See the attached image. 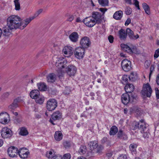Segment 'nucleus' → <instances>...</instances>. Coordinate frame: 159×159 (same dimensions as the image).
<instances>
[{
	"instance_id": "nucleus-1",
	"label": "nucleus",
	"mask_w": 159,
	"mask_h": 159,
	"mask_svg": "<svg viewBox=\"0 0 159 159\" xmlns=\"http://www.w3.org/2000/svg\"><path fill=\"white\" fill-rule=\"evenodd\" d=\"M7 25L3 27L1 29L2 36L8 38L12 36V30L14 29L19 28L23 30L25 27L23 22L18 16L15 15L11 16L7 20Z\"/></svg>"
},
{
	"instance_id": "nucleus-2",
	"label": "nucleus",
	"mask_w": 159,
	"mask_h": 159,
	"mask_svg": "<svg viewBox=\"0 0 159 159\" xmlns=\"http://www.w3.org/2000/svg\"><path fill=\"white\" fill-rule=\"evenodd\" d=\"M133 125H134L133 129L140 128L141 129V132L143 134V136L144 138H148L149 136V130L148 124H146L143 120H141L139 122L134 121Z\"/></svg>"
},
{
	"instance_id": "nucleus-3",
	"label": "nucleus",
	"mask_w": 159,
	"mask_h": 159,
	"mask_svg": "<svg viewBox=\"0 0 159 159\" xmlns=\"http://www.w3.org/2000/svg\"><path fill=\"white\" fill-rule=\"evenodd\" d=\"M82 47L80 48V57H83L84 54L85 48L89 47L91 44L89 38L87 37H84L82 38L80 41Z\"/></svg>"
},
{
	"instance_id": "nucleus-4",
	"label": "nucleus",
	"mask_w": 159,
	"mask_h": 159,
	"mask_svg": "<svg viewBox=\"0 0 159 159\" xmlns=\"http://www.w3.org/2000/svg\"><path fill=\"white\" fill-rule=\"evenodd\" d=\"M121 49L130 55L138 54L140 53V51L136 47H130L127 44L122 43L120 45Z\"/></svg>"
},
{
	"instance_id": "nucleus-5",
	"label": "nucleus",
	"mask_w": 159,
	"mask_h": 159,
	"mask_svg": "<svg viewBox=\"0 0 159 159\" xmlns=\"http://www.w3.org/2000/svg\"><path fill=\"white\" fill-rule=\"evenodd\" d=\"M152 93V88L148 83L143 84L141 91L142 95L144 96L150 97Z\"/></svg>"
},
{
	"instance_id": "nucleus-6",
	"label": "nucleus",
	"mask_w": 159,
	"mask_h": 159,
	"mask_svg": "<svg viewBox=\"0 0 159 159\" xmlns=\"http://www.w3.org/2000/svg\"><path fill=\"white\" fill-rule=\"evenodd\" d=\"M57 105V102L56 100L54 98H51L47 101L46 107L48 111H52L55 109Z\"/></svg>"
},
{
	"instance_id": "nucleus-7",
	"label": "nucleus",
	"mask_w": 159,
	"mask_h": 159,
	"mask_svg": "<svg viewBox=\"0 0 159 159\" xmlns=\"http://www.w3.org/2000/svg\"><path fill=\"white\" fill-rule=\"evenodd\" d=\"M121 67L125 71H128L131 69V62L127 59H125L121 62Z\"/></svg>"
},
{
	"instance_id": "nucleus-8",
	"label": "nucleus",
	"mask_w": 159,
	"mask_h": 159,
	"mask_svg": "<svg viewBox=\"0 0 159 159\" xmlns=\"http://www.w3.org/2000/svg\"><path fill=\"white\" fill-rule=\"evenodd\" d=\"M1 133L2 137L4 139L9 138L12 135L11 130L7 127H4L2 129Z\"/></svg>"
},
{
	"instance_id": "nucleus-9",
	"label": "nucleus",
	"mask_w": 159,
	"mask_h": 159,
	"mask_svg": "<svg viewBox=\"0 0 159 159\" xmlns=\"http://www.w3.org/2000/svg\"><path fill=\"white\" fill-rule=\"evenodd\" d=\"M84 23L87 27H92L96 24L95 20L92 16L86 17L83 20Z\"/></svg>"
},
{
	"instance_id": "nucleus-10",
	"label": "nucleus",
	"mask_w": 159,
	"mask_h": 159,
	"mask_svg": "<svg viewBox=\"0 0 159 159\" xmlns=\"http://www.w3.org/2000/svg\"><path fill=\"white\" fill-rule=\"evenodd\" d=\"M23 101L20 97H18L15 99L13 102L8 106L9 109L14 110L19 107V103Z\"/></svg>"
},
{
	"instance_id": "nucleus-11",
	"label": "nucleus",
	"mask_w": 159,
	"mask_h": 159,
	"mask_svg": "<svg viewBox=\"0 0 159 159\" xmlns=\"http://www.w3.org/2000/svg\"><path fill=\"white\" fill-rule=\"evenodd\" d=\"M62 117V113L59 111H56L54 112L51 115V118L49 120V122L53 125H54L53 120H59Z\"/></svg>"
},
{
	"instance_id": "nucleus-12",
	"label": "nucleus",
	"mask_w": 159,
	"mask_h": 159,
	"mask_svg": "<svg viewBox=\"0 0 159 159\" xmlns=\"http://www.w3.org/2000/svg\"><path fill=\"white\" fill-rule=\"evenodd\" d=\"M18 152V149L14 146L10 147L7 150V152L9 156L11 157L16 156Z\"/></svg>"
},
{
	"instance_id": "nucleus-13",
	"label": "nucleus",
	"mask_w": 159,
	"mask_h": 159,
	"mask_svg": "<svg viewBox=\"0 0 159 159\" xmlns=\"http://www.w3.org/2000/svg\"><path fill=\"white\" fill-rule=\"evenodd\" d=\"M43 11L42 9H40L35 14L34 16L30 17L29 18H27L25 20H22L23 22L24 25H25V27L27 25L35 18L38 16Z\"/></svg>"
},
{
	"instance_id": "nucleus-14",
	"label": "nucleus",
	"mask_w": 159,
	"mask_h": 159,
	"mask_svg": "<svg viewBox=\"0 0 159 159\" xmlns=\"http://www.w3.org/2000/svg\"><path fill=\"white\" fill-rule=\"evenodd\" d=\"M76 67L73 65H69L66 68V72L70 76H74L76 72Z\"/></svg>"
},
{
	"instance_id": "nucleus-15",
	"label": "nucleus",
	"mask_w": 159,
	"mask_h": 159,
	"mask_svg": "<svg viewBox=\"0 0 159 159\" xmlns=\"http://www.w3.org/2000/svg\"><path fill=\"white\" fill-rule=\"evenodd\" d=\"M26 148H20L18 150V154L21 158L25 159L27 157L30 153L29 152L26 151Z\"/></svg>"
},
{
	"instance_id": "nucleus-16",
	"label": "nucleus",
	"mask_w": 159,
	"mask_h": 159,
	"mask_svg": "<svg viewBox=\"0 0 159 159\" xmlns=\"http://www.w3.org/2000/svg\"><path fill=\"white\" fill-rule=\"evenodd\" d=\"M92 17L95 20V22L99 23L102 20L103 17L101 14L98 12H93Z\"/></svg>"
},
{
	"instance_id": "nucleus-17",
	"label": "nucleus",
	"mask_w": 159,
	"mask_h": 159,
	"mask_svg": "<svg viewBox=\"0 0 159 159\" xmlns=\"http://www.w3.org/2000/svg\"><path fill=\"white\" fill-rule=\"evenodd\" d=\"M9 117L8 114L6 113H2L0 114V122L2 124L7 123L8 118Z\"/></svg>"
},
{
	"instance_id": "nucleus-18",
	"label": "nucleus",
	"mask_w": 159,
	"mask_h": 159,
	"mask_svg": "<svg viewBox=\"0 0 159 159\" xmlns=\"http://www.w3.org/2000/svg\"><path fill=\"white\" fill-rule=\"evenodd\" d=\"M130 100L129 96L127 93H125L121 96V101L124 104H127L129 102Z\"/></svg>"
},
{
	"instance_id": "nucleus-19",
	"label": "nucleus",
	"mask_w": 159,
	"mask_h": 159,
	"mask_svg": "<svg viewBox=\"0 0 159 159\" xmlns=\"http://www.w3.org/2000/svg\"><path fill=\"white\" fill-rule=\"evenodd\" d=\"M127 34H128L129 38L131 39H136L139 38V36L137 34L135 35L134 34L133 32L130 29L127 28L126 30Z\"/></svg>"
},
{
	"instance_id": "nucleus-20",
	"label": "nucleus",
	"mask_w": 159,
	"mask_h": 159,
	"mask_svg": "<svg viewBox=\"0 0 159 159\" xmlns=\"http://www.w3.org/2000/svg\"><path fill=\"white\" fill-rule=\"evenodd\" d=\"M69 38L70 40L73 42H77L79 38V35L75 32L72 33L69 36Z\"/></svg>"
},
{
	"instance_id": "nucleus-21",
	"label": "nucleus",
	"mask_w": 159,
	"mask_h": 159,
	"mask_svg": "<svg viewBox=\"0 0 159 159\" xmlns=\"http://www.w3.org/2000/svg\"><path fill=\"white\" fill-rule=\"evenodd\" d=\"M73 48L70 47H66L63 50V52L65 55L68 54V56H70L73 53Z\"/></svg>"
},
{
	"instance_id": "nucleus-22",
	"label": "nucleus",
	"mask_w": 159,
	"mask_h": 159,
	"mask_svg": "<svg viewBox=\"0 0 159 159\" xmlns=\"http://www.w3.org/2000/svg\"><path fill=\"white\" fill-rule=\"evenodd\" d=\"M118 36L121 40H125L127 37V33L125 30L121 29L118 32Z\"/></svg>"
},
{
	"instance_id": "nucleus-23",
	"label": "nucleus",
	"mask_w": 159,
	"mask_h": 159,
	"mask_svg": "<svg viewBox=\"0 0 159 159\" xmlns=\"http://www.w3.org/2000/svg\"><path fill=\"white\" fill-rule=\"evenodd\" d=\"M125 89L126 93H130L134 89V86L132 84H127L125 87Z\"/></svg>"
},
{
	"instance_id": "nucleus-24",
	"label": "nucleus",
	"mask_w": 159,
	"mask_h": 159,
	"mask_svg": "<svg viewBox=\"0 0 159 159\" xmlns=\"http://www.w3.org/2000/svg\"><path fill=\"white\" fill-rule=\"evenodd\" d=\"M39 95V92L38 90H34L30 93V96L31 98L35 99Z\"/></svg>"
},
{
	"instance_id": "nucleus-25",
	"label": "nucleus",
	"mask_w": 159,
	"mask_h": 159,
	"mask_svg": "<svg viewBox=\"0 0 159 159\" xmlns=\"http://www.w3.org/2000/svg\"><path fill=\"white\" fill-rule=\"evenodd\" d=\"M55 139L57 141H60L62 139L63 135L60 131H56L54 136Z\"/></svg>"
},
{
	"instance_id": "nucleus-26",
	"label": "nucleus",
	"mask_w": 159,
	"mask_h": 159,
	"mask_svg": "<svg viewBox=\"0 0 159 159\" xmlns=\"http://www.w3.org/2000/svg\"><path fill=\"white\" fill-rule=\"evenodd\" d=\"M123 12L121 11H116L113 16V18L117 20H120L122 16Z\"/></svg>"
},
{
	"instance_id": "nucleus-27",
	"label": "nucleus",
	"mask_w": 159,
	"mask_h": 159,
	"mask_svg": "<svg viewBox=\"0 0 159 159\" xmlns=\"http://www.w3.org/2000/svg\"><path fill=\"white\" fill-rule=\"evenodd\" d=\"M138 74L136 72H131L129 76V79L131 81H134L138 79Z\"/></svg>"
},
{
	"instance_id": "nucleus-28",
	"label": "nucleus",
	"mask_w": 159,
	"mask_h": 159,
	"mask_svg": "<svg viewBox=\"0 0 159 159\" xmlns=\"http://www.w3.org/2000/svg\"><path fill=\"white\" fill-rule=\"evenodd\" d=\"M89 146L90 150H93L96 149L98 146V144L97 142L94 141H91L89 143Z\"/></svg>"
},
{
	"instance_id": "nucleus-29",
	"label": "nucleus",
	"mask_w": 159,
	"mask_h": 159,
	"mask_svg": "<svg viewBox=\"0 0 159 159\" xmlns=\"http://www.w3.org/2000/svg\"><path fill=\"white\" fill-rule=\"evenodd\" d=\"M137 147V145L134 143L131 144L129 145V149L133 154L136 153V149Z\"/></svg>"
},
{
	"instance_id": "nucleus-30",
	"label": "nucleus",
	"mask_w": 159,
	"mask_h": 159,
	"mask_svg": "<svg viewBox=\"0 0 159 159\" xmlns=\"http://www.w3.org/2000/svg\"><path fill=\"white\" fill-rule=\"evenodd\" d=\"M20 129V130L19 133L20 135L22 136H26L28 134V132L26 128L24 127H22Z\"/></svg>"
},
{
	"instance_id": "nucleus-31",
	"label": "nucleus",
	"mask_w": 159,
	"mask_h": 159,
	"mask_svg": "<svg viewBox=\"0 0 159 159\" xmlns=\"http://www.w3.org/2000/svg\"><path fill=\"white\" fill-rule=\"evenodd\" d=\"M38 88L41 91H44L47 89L46 85L43 83H39L37 84Z\"/></svg>"
},
{
	"instance_id": "nucleus-32",
	"label": "nucleus",
	"mask_w": 159,
	"mask_h": 159,
	"mask_svg": "<svg viewBox=\"0 0 159 159\" xmlns=\"http://www.w3.org/2000/svg\"><path fill=\"white\" fill-rule=\"evenodd\" d=\"M44 100V97L42 95H39L35 99V101L37 103L40 104H43Z\"/></svg>"
},
{
	"instance_id": "nucleus-33",
	"label": "nucleus",
	"mask_w": 159,
	"mask_h": 159,
	"mask_svg": "<svg viewBox=\"0 0 159 159\" xmlns=\"http://www.w3.org/2000/svg\"><path fill=\"white\" fill-rule=\"evenodd\" d=\"M55 75L53 73H51L47 77L48 81V82H53L55 80Z\"/></svg>"
},
{
	"instance_id": "nucleus-34",
	"label": "nucleus",
	"mask_w": 159,
	"mask_h": 159,
	"mask_svg": "<svg viewBox=\"0 0 159 159\" xmlns=\"http://www.w3.org/2000/svg\"><path fill=\"white\" fill-rule=\"evenodd\" d=\"M142 5L145 13L148 15H149L150 14V11L148 5L145 3H143Z\"/></svg>"
},
{
	"instance_id": "nucleus-35",
	"label": "nucleus",
	"mask_w": 159,
	"mask_h": 159,
	"mask_svg": "<svg viewBox=\"0 0 159 159\" xmlns=\"http://www.w3.org/2000/svg\"><path fill=\"white\" fill-rule=\"evenodd\" d=\"M118 131L117 128L115 126H113L111 128L110 131V135H114Z\"/></svg>"
},
{
	"instance_id": "nucleus-36",
	"label": "nucleus",
	"mask_w": 159,
	"mask_h": 159,
	"mask_svg": "<svg viewBox=\"0 0 159 159\" xmlns=\"http://www.w3.org/2000/svg\"><path fill=\"white\" fill-rule=\"evenodd\" d=\"M129 79V76L127 75H124L122 78L121 82L123 84H125L128 82V79Z\"/></svg>"
},
{
	"instance_id": "nucleus-37",
	"label": "nucleus",
	"mask_w": 159,
	"mask_h": 159,
	"mask_svg": "<svg viewBox=\"0 0 159 159\" xmlns=\"http://www.w3.org/2000/svg\"><path fill=\"white\" fill-rule=\"evenodd\" d=\"M99 4L102 6H106L108 5L109 4L108 0H98Z\"/></svg>"
},
{
	"instance_id": "nucleus-38",
	"label": "nucleus",
	"mask_w": 159,
	"mask_h": 159,
	"mask_svg": "<svg viewBox=\"0 0 159 159\" xmlns=\"http://www.w3.org/2000/svg\"><path fill=\"white\" fill-rule=\"evenodd\" d=\"M79 47H78L77 48H75L74 51V54L75 57L78 59L80 58V52H79Z\"/></svg>"
},
{
	"instance_id": "nucleus-39",
	"label": "nucleus",
	"mask_w": 159,
	"mask_h": 159,
	"mask_svg": "<svg viewBox=\"0 0 159 159\" xmlns=\"http://www.w3.org/2000/svg\"><path fill=\"white\" fill-rule=\"evenodd\" d=\"M10 94V93L8 92L4 93L1 96V99L2 100H5L8 98Z\"/></svg>"
},
{
	"instance_id": "nucleus-40",
	"label": "nucleus",
	"mask_w": 159,
	"mask_h": 159,
	"mask_svg": "<svg viewBox=\"0 0 159 159\" xmlns=\"http://www.w3.org/2000/svg\"><path fill=\"white\" fill-rule=\"evenodd\" d=\"M14 2L15 5V10H19L20 9V5L19 1H15V0H14Z\"/></svg>"
},
{
	"instance_id": "nucleus-41",
	"label": "nucleus",
	"mask_w": 159,
	"mask_h": 159,
	"mask_svg": "<svg viewBox=\"0 0 159 159\" xmlns=\"http://www.w3.org/2000/svg\"><path fill=\"white\" fill-rule=\"evenodd\" d=\"M86 147L85 146H81L80 148V153H81L83 154H85L86 152Z\"/></svg>"
},
{
	"instance_id": "nucleus-42",
	"label": "nucleus",
	"mask_w": 159,
	"mask_h": 159,
	"mask_svg": "<svg viewBox=\"0 0 159 159\" xmlns=\"http://www.w3.org/2000/svg\"><path fill=\"white\" fill-rule=\"evenodd\" d=\"M137 107H133L130 108L129 110V112L130 114H131L133 112H135L137 110Z\"/></svg>"
},
{
	"instance_id": "nucleus-43",
	"label": "nucleus",
	"mask_w": 159,
	"mask_h": 159,
	"mask_svg": "<svg viewBox=\"0 0 159 159\" xmlns=\"http://www.w3.org/2000/svg\"><path fill=\"white\" fill-rule=\"evenodd\" d=\"M22 120V118L20 117H16L14 119V122L16 124L20 123Z\"/></svg>"
},
{
	"instance_id": "nucleus-44",
	"label": "nucleus",
	"mask_w": 159,
	"mask_h": 159,
	"mask_svg": "<svg viewBox=\"0 0 159 159\" xmlns=\"http://www.w3.org/2000/svg\"><path fill=\"white\" fill-rule=\"evenodd\" d=\"M70 92V90L68 87H66L64 90L63 93L66 95H68Z\"/></svg>"
},
{
	"instance_id": "nucleus-45",
	"label": "nucleus",
	"mask_w": 159,
	"mask_h": 159,
	"mask_svg": "<svg viewBox=\"0 0 159 159\" xmlns=\"http://www.w3.org/2000/svg\"><path fill=\"white\" fill-rule=\"evenodd\" d=\"M52 153V152L51 151H48L46 155V157L52 159V157L54 156H53Z\"/></svg>"
},
{
	"instance_id": "nucleus-46",
	"label": "nucleus",
	"mask_w": 159,
	"mask_h": 159,
	"mask_svg": "<svg viewBox=\"0 0 159 159\" xmlns=\"http://www.w3.org/2000/svg\"><path fill=\"white\" fill-rule=\"evenodd\" d=\"M159 56V48L157 49L155 52L154 57L155 59H156Z\"/></svg>"
},
{
	"instance_id": "nucleus-47",
	"label": "nucleus",
	"mask_w": 159,
	"mask_h": 159,
	"mask_svg": "<svg viewBox=\"0 0 159 159\" xmlns=\"http://www.w3.org/2000/svg\"><path fill=\"white\" fill-rule=\"evenodd\" d=\"M132 12V10L131 8L129 7H127L125 10L126 14L129 15Z\"/></svg>"
},
{
	"instance_id": "nucleus-48",
	"label": "nucleus",
	"mask_w": 159,
	"mask_h": 159,
	"mask_svg": "<svg viewBox=\"0 0 159 159\" xmlns=\"http://www.w3.org/2000/svg\"><path fill=\"white\" fill-rule=\"evenodd\" d=\"M70 158L71 155L69 153L65 154L63 155V158L64 159H70Z\"/></svg>"
},
{
	"instance_id": "nucleus-49",
	"label": "nucleus",
	"mask_w": 159,
	"mask_h": 159,
	"mask_svg": "<svg viewBox=\"0 0 159 159\" xmlns=\"http://www.w3.org/2000/svg\"><path fill=\"white\" fill-rule=\"evenodd\" d=\"M118 159H127V156L125 154H120Z\"/></svg>"
},
{
	"instance_id": "nucleus-50",
	"label": "nucleus",
	"mask_w": 159,
	"mask_h": 159,
	"mask_svg": "<svg viewBox=\"0 0 159 159\" xmlns=\"http://www.w3.org/2000/svg\"><path fill=\"white\" fill-rule=\"evenodd\" d=\"M134 4L135 5V7L139 10L140 9L139 7V2L137 0H134Z\"/></svg>"
},
{
	"instance_id": "nucleus-51",
	"label": "nucleus",
	"mask_w": 159,
	"mask_h": 159,
	"mask_svg": "<svg viewBox=\"0 0 159 159\" xmlns=\"http://www.w3.org/2000/svg\"><path fill=\"white\" fill-rule=\"evenodd\" d=\"M63 145L66 148H67L70 146V143L69 142L65 141L63 143Z\"/></svg>"
},
{
	"instance_id": "nucleus-52",
	"label": "nucleus",
	"mask_w": 159,
	"mask_h": 159,
	"mask_svg": "<svg viewBox=\"0 0 159 159\" xmlns=\"http://www.w3.org/2000/svg\"><path fill=\"white\" fill-rule=\"evenodd\" d=\"M97 78H101L102 80H104V78L102 76V73L98 72H97L96 73Z\"/></svg>"
},
{
	"instance_id": "nucleus-53",
	"label": "nucleus",
	"mask_w": 159,
	"mask_h": 159,
	"mask_svg": "<svg viewBox=\"0 0 159 159\" xmlns=\"http://www.w3.org/2000/svg\"><path fill=\"white\" fill-rule=\"evenodd\" d=\"M154 66H152L151 67L150 69V73H149V79H150V78L151 76V75L152 74V72L154 70Z\"/></svg>"
},
{
	"instance_id": "nucleus-54",
	"label": "nucleus",
	"mask_w": 159,
	"mask_h": 159,
	"mask_svg": "<svg viewBox=\"0 0 159 159\" xmlns=\"http://www.w3.org/2000/svg\"><path fill=\"white\" fill-rule=\"evenodd\" d=\"M108 39L110 43H112L113 42L114 38L113 37L111 36L110 35L108 37Z\"/></svg>"
},
{
	"instance_id": "nucleus-55",
	"label": "nucleus",
	"mask_w": 159,
	"mask_h": 159,
	"mask_svg": "<svg viewBox=\"0 0 159 159\" xmlns=\"http://www.w3.org/2000/svg\"><path fill=\"white\" fill-rule=\"evenodd\" d=\"M131 19L130 18H128L126 20L125 23V25H128L131 22Z\"/></svg>"
},
{
	"instance_id": "nucleus-56",
	"label": "nucleus",
	"mask_w": 159,
	"mask_h": 159,
	"mask_svg": "<svg viewBox=\"0 0 159 159\" xmlns=\"http://www.w3.org/2000/svg\"><path fill=\"white\" fill-rule=\"evenodd\" d=\"M157 99H159V90L157 89H155Z\"/></svg>"
},
{
	"instance_id": "nucleus-57",
	"label": "nucleus",
	"mask_w": 159,
	"mask_h": 159,
	"mask_svg": "<svg viewBox=\"0 0 159 159\" xmlns=\"http://www.w3.org/2000/svg\"><path fill=\"white\" fill-rule=\"evenodd\" d=\"M99 10L104 14L107 11V9L104 8H100Z\"/></svg>"
},
{
	"instance_id": "nucleus-58",
	"label": "nucleus",
	"mask_w": 159,
	"mask_h": 159,
	"mask_svg": "<svg viewBox=\"0 0 159 159\" xmlns=\"http://www.w3.org/2000/svg\"><path fill=\"white\" fill-rule=\"evenodd\" d=\"M52 159H62V157L61 156H55L52 157Z\"/></svg>"
},
{
	"instance_id": "nucleus-59",
	"label": "nucleus",
	"mask_w": 159,
	"mask_h": 159,
	"mask_svg": "<svg viewBox=\"0 0 159 159\" xmlns=\"http://www.w3.org/2000/svg\"><path fill=\"white\" fill-rule=\"evenodd\" d=\"M123 134V132L121 130H120L118 132V135L119 137H120Z\"/></svg>"
},
{
	"instance_id": "nucleus-60",
	"label": "nucleus",
	"mask_w": 159,
	"mask_h": 159,
	"mask_svg": "<svg viewBox=\"0 0 159 159\" xmlns=\"http://www.w3.org/2000/svg\"><path fill=\"white\" fill-rule=\"evenodd\" d=\"M156 82L157 84L159 85V74L157 76L156 78Z\"/></svg>"
},
{
	"instance_id": "nucleus-61",
	"label": "nucleus",
	"mask_w": 159,
	"mask_h": 159,
	"mask_svg": "<svg viewBox=\"0 0 159 159\" xmlns=\"http://www.w3.org/2000/svg\"><path fill=\"white\" fill-rule=\"evenodd\" d=\"M73 19V16H71L67 19V20L69 21H72Z\"/></svg>"
},
{
	"instance_id": "nucleus-62",
	"label": "nucleus",
	"mask_w": 159,
	"mask_h": 159,
	"mask_svg": "<svg viewBox=\"0 0 159 159\" xmlns=\"http://www.w3.org/2000/svg\"><path fill=\"white\" fill-rule=\"evenodd\" d=\"M126 3L131 4H132L131 0H125Z\"/></svg>"
},
{
	"instance_id": "nucleus-63",
	"label": "nucleus",
	"mask_w": 159,
	"mask_h": 159,
	"mask_svg": "<svg viewBox=\"0 0 159 159\" xmlns=\"http://www.w3.org/2000/svg\"><path fill=\"white\" fill-rule=\"evenodd\" d=\"M3 143V140L0 139V147L2 145Z\"/></svg>"
},
{
	"instance_id": "nucleus-64",
	"label": "nucleus",
	"mask_w": 159,
	"mask_h": 159,
	"mask_svg": "<svg viewBox=\"0 0 159 159\" xmlns=\"http://www.w3.org/2000/svg\"><path fill=\"white\" fill-rule=\"evenodd\" d=\"M124 112L125 114H126L128 112V109L127 108H125L124 109Z\"/></svg>"
}]
</instances>
